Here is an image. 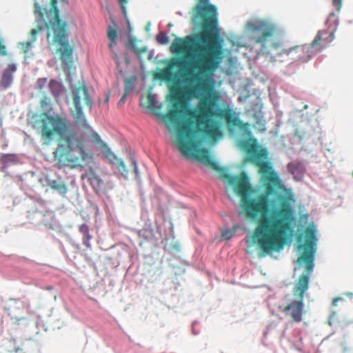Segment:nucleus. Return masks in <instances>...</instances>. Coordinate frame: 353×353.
<instances>
[{"label":"nucleus","mask_w":353,"mask_h":353,"mask_svg":"<svg viewBox=\"0 0 353 353\" xmlns=\"http://www.w3.org/2000/svg\"><path fill=\"white\" fill-rule=\"evenodd\" d=\"M79 232L83 234H88V232H89V228L88 225L86 224H82L79 227Z\"/></svg>","instance_id":"obj_20"},{"label":"nucleus","mask_w":353,"mask_h":353,"mask_svg":"<svg viewBox=\"0 0 353 353\" xmlns=\"http://www.w3.org/2000/svg\"><path fill=\"white\" fill-rule=\"evenodd\" d=\"M46 98L42 99L41 101V107L43 108H46V107L48 105V103L46 102Z\"/></svg>","instance_id":"obj_29"},{"label":"nucleus","mask_w":353,"mask_h":353,"mask_svg":"<svg viewBox=\"0 0 353 353\" xmlns=\"http://www.w3.org/2000/svg\"><path fill=\"white\" fill-rule=\"evenodd\" d=\"M232 236L233 232L230 230H224L222 233V236L227 240L230 239L232 237Z\"/></svg>","instance_id":"obj_21"},{"label":"nucleus","mask_w":353,"mask_h":353,"mask_svg":"<svg viewBox=\"0 0 353 353\" xmlns=\"http://www.w3.org/2000/svg\"><path fill=\"white\" fill-rule=\"evenodd\" d=\"M132 163L133 165L134 172L136 177H137V172H138L137 165V161H136V160L134 158H132Z\"/></svg>","instance_id":"obj_23"},{"label":"nucleus","mask_w":353,"mask_h":353,"mask_svg":"<svg viewBox=\"0 0 353 353\" xmlns=\"http://www.w3.org/2000/svg\"><path fill=\"white\" fill-rule=\"evenodd\" d=\"M199 25H201L202 27H210V26H214L215 25H217L218 23H199Z\"/></svg>","instance_id":"obj_28"},{"label":"nucleus","mask_w":353,"mask_h":353,"mask_svg":"<svg viewBox=\"0 0 353 353\" xmlns=\"http://www.w3.org/2000/svg\"><path fill=\"white\" fill-rule=\"evenodd\" d=\"M222 54V49H196L193 57L186 65L181 59H173L167 68L155 74L159 80L172 82L175 74L172 69L178 67L183 69L181 77L186 84L183 88L177 85L171 86L172 100L177 103L163 117L176 123L179 114L183 113L185 119L178 123L175 133L179 150L218 172L224 181L234 185L235 192L241 197L242 212L251 220L259 218L252 239L265 256L283 250L295 221L292 206L286 199L281 202L279 208L268 214L271 204L269 194L274 188L281 185V180L272 163L268 161L267 150H259L256 145L247 140L238 141L237 145L246 150L248 154L246 161L259 168L264 182L265 193L250 197L254 190L245 173L239 176L226 173L210 156L207 148H199L201 142L200 134L213 140L221 136L217 119L225 121L231 128H244L248 125L239 119L231 108L220 106V97L216 92L209 93L213 84L212 76L221 62Z\"/></svg>","instance_id":"obj_1"},{"label":"nucleus","mask_w":353,"mask_h":353,"mask_svg":"<svg viewBox=\"0 0 353 353\" xmlns=\"http://www.w3.org/2000/svg\"><path fill=\"white\" fill-rule=\"evenodd\" d=\"M47 28V37H52V42L59 46L57 52L64 70L72 66V54L74 47L69 44L68 40V30L67 23H44Z\"/></svg>","instance_id":"obj_5"},{"label":"nucleus","mask_w":353,"mask_h":353,"mask_svg":"<svg viewBox=\"0 0 353 353\" xmlns=\"http://www.w3.org/2000/svg\"><path fill=\"white\" fill-rule=\"evenodd\" d=\"M119 2L120 3L123 12H125V5L128 3V0H119Z\"/></svg>","instance_id":"obj_24"},{"label":"nucleus","mask_w":353,"mask_h":353,"mask_svg":"<svg viewBox=\"0 0 353 353\" xmlns=\"http://www.w3.org/2000/svg\"><path fill=\"white\" fill-rule=\"evenodd\" d=\"M128 94V93H126V92L124 93V94L122 96V97L119 100V103L120 104H123V103H125V101H126V98H127Z\"/></svg>","instance_id":"obj_25"},{"label":"nucleus","mask_w":353,"mask_h":353,"mask_svg":"<svg viewBox=\"0 0 353 353\" xmlns=\"http://www.w3.org/2000/svg\"><path fill=\"white\" fill-rule=\"evenodd\" d=\"M194 43V39L192 36H186L185 38L176 37L171 44L170 50L174 54H186L191 50Z\"/></svg>","instance_id":"obj_8"},{"label":"nucleus","mask_w":353,"mask_h":353,"mask_svg":"<svg viewBox=\"0 0 353 353\" xmlns=\"http://www.w3.org/2000/svg\"><path fill=\"white\" fill-rule=\"evenodd\" d=\"M92 239V236L90 234L89 232H88V234H84L83 236V245L89 248L90 247V241Z\"/></svg>","instance_id":"obj_18"},{"label":"nucleus","mask_w":353,"mask_h":353,"mask_svg":"<svg viewBox=\"0 0 353 353\" xmlns=\"http://www.w3.org/2000/svg\"><path fill=\"white\" fill-rule=\"evenodd\" d=\"M304 234L305 243L298 246V250L303 252L297 259L296 263L299 267L305 264V272L294 283L293 292L296 299L289 303L283 310V313L295 322H300L302 320L303 298L309 289L310 279L314 267L315 247L317 241L316 229L314 226H308L305 230Z\"/></svg>","instance_id":"obj_3"},{"label":"nucleus","mask_w":353,"mask_h":353,"mask_svg":"<svg viewBox=\"0 0 353 353\" xmlns=\"http://www.w3.org/2000/svg\"><path fill=\"white\" fill-rule=\"evenodd\" d=\"M48 86L53 95L58 96L61 90V85L58 81L51 80L49 82Z\"/></svg>","instance_id":"obj_14"},{"label":"nucleus","mask_w":353,"mask_h":353,"mask_svg":"<svg viewBox=\"0 0 353 353\" xmlns=\"http://www.w3.org/2000/svg\"><path fill=\"white\" fill-rule=\"evenodd\" d=\"M157 40L159 43L165 44L168 42V38L165 33L160 32L157 36Z\"/></svg>","instance_id":"obj_16"},{"label":"nucleus","mask_w":353,"mask_h":353,"mask_svg":"<svg viewBox=\"0 0 353 353\" xmlns=\"http://www.w3.org/2000/svg\"><path fill=\"white\" fill-rule=\"evenodd\" d=\"M298 241H301V236H299V237H298Z\"/></svg>","instance_id":"obj_31"},{"label":"nucleus","mask_w":353,"mask_h":353,"mask_svg":"<svg viewBox=\"0 0 353 353\" xmlns=\"http://www.w3.org/2000/svg\"><path fill=\"white\" fill-rule=\"evenodd\" d=\"M43 27L42 26H39L37 29H32L30 31V36H31V41H27L26 43H23V48H25V51H28L29 48L31 46L32 42L35 41L37 34L39 32H40Z\"/></svg>","instance_id":"obj_13"},{"label":"nucleus","mask_w":353,"mask_h":353,"mask_svg":"<svg viewBox=\"0 0 353 353\" xmlns=\"http://www.w3.org/2000/svg\"><path fill=\"white\" fill-rule=\"evenodd\" d=\"M134 81L131 79H127L125 81V92L129 93V92L133 88Z\"/></svg>","instance_id":"obj_17"},{"label":"nucleus","mask_w":353,"mask_h":353,"mask_svg":"<svg viewBox=\"0 0 353 353\" xmlns=\"http://www.w3.org/2000/svg\"><path fill=\"white\" fill-rule=\"evenodd\" d=\"M254 33L256 43L261 45V52L267 55L289 54L299 48L303 52H308L310 48L321 51L334 39L332 32L319 30L310 46L288 47L282 38L281 32L272 23H259L254 28Z\"/></svg>","instance_id":"obj_4"},{"label":"nucleus","mask_w":353,"mask_h":353,"mask_svg":"<svg viewBox=\"0 0 353 353\" xmlns=\"http://www.w3.org/2000/svg\"><path fill=\"white\" fill-rule=\"evenodd\" d=\"M117 27L113 28H112L111 26H108V37L109 40L110 41V43L109 44V48L110 49H112L117 43Z\"/></svg>","instance_id":"obj_12"},{"label":"nucleus","mask_w":353,"mask_h":353,"mask_svg":"<svg viewBox=\"0 0 353 353\" xmlns=\"http://www.w3.org/2000/svg\"><path fill=\"white\" fill-rule=\"evenodd\" d=\"M1 159L3 163H6L8 161H14L15 159V157L11 154H3L1 157Z\"/></svg>","instance_id":"obj_19"},{"label":"nucleus","mask_w":353,"mask_h":353,"mask_svg":"<svg viewBox=\"0 0 353 353\" xmlns=\"http://www.w3.org/2000/svg\"><path fill=\"white\" fill-rule=\"evenodd\" d=\"M342 298L341 297H336L332 300V305L334 306H337V303L339 301H341Z\"/></svg>","instance_id":"obj_27"},{"label":"nucleus","mask_w":353,"mask_h":353,"mask_svg":"<svg viewBox=\"0 0 353 353\" xmlns=\"http://www.w3.org/2000/svg\"><path fill=\"white\" fill-rule=\"evenodd\" d=\"M48 185L52 190L58 192L61 195H65L68 192L66 185L56 180L50 181Z\"/></svg>","instance_id":"obj_11"},{"label":"nucleus","mask_w":353,"mask_h":353,"mask_svg":"<svg viewBox=\"0 0 353 353\" xmlns=\"http://www.w3.org/2000/svg\"><path fill=\"white\" fill-rule=\"evenodd\" d=\"M209 0H199L192 13V22H218L217 8Z\"/></svg>","instance_id":"obj_7"},{"label":"nucleus","mask_w":353,"mask_h":353,"mask_svg":"<svg viewBox=\"0 0 353 353\" xmlns=\"http://www.w3.org/2000/svg\"><path fill=\"white\" fill-rule=\"evenodd\" d=\"M16 65L13 63L10 64L7 69H6L2 74L0 82V85L6 89L8 88L12 81V74L16 71Z\"/></svg>","instance_id":"obj_9"},{"label":"nucleus","mask_w":353,"mask_h":353,"mask_svg":"<svg viewBox=\"0 0 353 353\" xmlns=\"http://www.w3.org/2000/svg\"><path fill=\"white\" fill-rule=\"evenodd\" d=\"M148 102H147V108L152 110H154L157 109V101L156 97L154 94H149L147 97Z\"/></svg>","instance_id":"obj_15"},{"label":"nucleus","mask_w":353,"mask_h":353,"mask_svg":"<svg viewBox=\"0 0 353 353\" xmlns=\"http://www.w3.org/2000/svg\"><path fill=\"white\" fill-rule=\"evenodd\" d=\"M65 5L67 0H61ZM58 0H34V13L37 22H61Z\"/></svg>","instance_id":"obj_6"},{"label":"nucleus","mask_w":353,"mask_h":353,"mask_svg":"<svg viewBox=\"0 0 353 353\" xmlns=\"http://www.w3.org/2000/svg\"><path fill=\"white\" fill-rule=\"evenodd\" d=\"M74 110L72 111L77 123L85 128V131L78 133L70 130L71 123L65 117L50 116L47 113L34 114L30 120L32 127L37 130L44 141L48 143L59 137L58 145L54 152V159L61 165L70 168L84 167L94 161L98 148L102 150L103 157L111 164H117L121 174L127 177L129 171L124 162L119 160L110 148L101 139L99 134L88 125L83 113L82 103L90 110L92 101L84 83L71 88Z\"/></svg>","instance_id":"obj_2"},{"label":"nucleus","mask_w":353,"mask_h":353,"mask_svg":"<svg viewBox=\"0 0 353 353\" xmlns=\"http://www.w3.org/2000/svg\"><path fill=\"white\" fill-rule=\"evenodd\" d=\"M333 6L339 10L342 6V0H333Z\"/></svg>","instance_id":"obj_22"},{"label":"nucleus","mask_w":353,"mask_h":353,"mask_svg":"<svg viewBox=\"0 0 353 353\" xmlns=\"http://www.w3.org/2000/svg\"><path fill=\"white\" fill-rule=\"evenodd\" d=\"M256 22H261V23H263V22H268L267 21L265 20H258L256 21Z\"/></svg>","instance_id":"obj_30"},{"label":"nucleus","mask_w":353,"mask_h":353,"mask_svg":"<svg viewBox=\"0 0 353 353\" xmlns=\"http://www.w3.org/2000/svg\"><path fill=\"white\" fill-rule=\"evenodd\" d=\"M82 179H87L93 188H99L102 183L101 179L95 173L92 168L81 175Z\"/></svg>","instance_id":"obj_10"},{"label":"nucleus","mask_w":353,"mask_h":353,"mask_svg":"<svg viewBox=\"0 0 353 353\" xmlns=\"http://www.w3.org/2000/svg\"><path fill=\"white\" fill-rule=\"evenodd\" d=\"M47 82V79H39L38 81V83L40 86V88H41L43 85H45Z\"/></svg>","instance_id":"obj_26"}]
</instances>
